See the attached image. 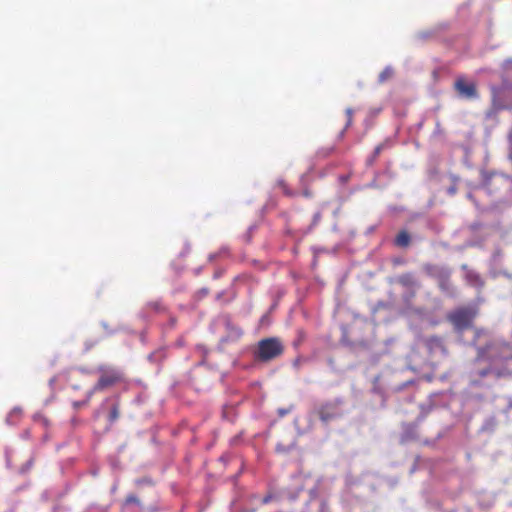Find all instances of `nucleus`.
<instances>
[{"instance_id": "obj_8", "label": "nucleus", "mask_w": 512, "mask_h": 512, "mask_svg": "<svg viewBox=\"0 0 512 512\" xmlns=\"http://www.w3.org/2000/svg\"><path fill=\"white\" fill-rule=\"evenodd\" d=\"M453 87L461 98L474 100L479 97L476 83L474 81H468L464 76L457 77Z\"/></svg>"}, {"instance_id": "obj_6", "label": "nucleus", "mask_w": 512, "mask_h": 512, "mask_svg": "<svg viewBox=\"0 0 512 512\" xmlns=\"http://www.w3.org/2000/svg\"><path fill=\"white\" fill-rule=\"evenodd\" d=\"M100 377L93 387V391H103L123 381V373L113 367L100 366L98 368Z\"/></svg>"}, {"instance_id": "obj_14", "label": "nucleus", "mask_w": 512, "mask_h": 512, "mask_svg": "<svg viewBox=\"0 0 512 512\" xmlns=\"http://www.w3.org/2000/svg\"><path fill=\"white\" fill-rule=\"evenodd\" d=\"M393 75V69L390 67H386L378 76L379 83H384L388 79H390Z\"/></svg>"}, {"instance_id": "obj_4", "label": "nucleus", "mask_w": 512, "mask_h": 512, "mask_svg": "<svg viewBox=\"0 0 512 512\" xmlns=\"http://www.w3.org/2000/svg\"><path fill=\"white\" fill-rule=\"evenodd\" d=\"M476 314L473 308L461 307L448 313L447 320L453 325L455 331L463 332L472 327Z\"/></svg>"}, {"instance_id": "obj_7", "label": "nucleus", "mask_w": 512, "mask_h": 512, "mask_svg": "<svg viewBox=\"0 0 512 512\" xmlns=\"http://www.w3.org/2000/svg\"><path fill=\"white\" fill-rule=\"evenodd\" d=\"M342 401L340 399H334L327 402L322 403L317 408V415L319 419L327 423L333 419H336L342 415L340 406Z\"/></svg>"}, {"instance_id": "obj_11", "label": "nucleus", "mask_w": 512, "mask_h": 512, "mask_svg": "<svg viewBox=\"0 0 512 512\" xmlns=\"http://www.w3.org/2000/svg\"><path fill=\"white\" fill-rule=\"evenodd\" d=\"M398 283L405 288L417 286V281L412 273H404L397 279Z\"/></svg>"}, {"instance_id": "obj_10", "label": "nucleus", "mask_w": 512, "mask_h": 512, "mask_svg": "<svg viewBox=\"0 0 512 512\" xmlns=\"http://www.w3.org/2000/svg\"><path fill=\"white\" fill-rule=\"evenodd\" d=\"M491 373L494 374L497 378L512 377V367L496 366L490 364V367L479 371V376L483 378Z\"/></svg>"}, {"instance_id": "obj_22", "label": "nucleus", "mask_w": 512, "mask_h": 512, "mask_svg": "<svg viewBox=\"0 0 512 512\" xmlns=\"http://www.w3.org/2000/svg\"><path fill=\"white\" fill-rule=\"evenodd\" d=\"M220 253L228 254V250H227V249H222V250L220 251Z\"/></svg>"}, {"instance_id": "obj_16", "label": "nucleus", "mask_w": 512, "mask_h": 512, "mask_svg": "<svg viewBox=\"0 0 512 512\" xmlns=\"http://www.w3.org/2000/svg\"><path fill=\"white\" fill-rule=\"evenodd\" d=\"M483 336H487L486 331H484V330H482V329H477V330L475 331V336H474V340H473V342H474V343H477L478 341H480L481 337H483Z\"/></svg>"}, {"instance_id": "obj_3", "label": "nucleus", "mask_w": 512, "mask_h": 512, "mask_svg": "<svg viewBox=\"0 0 512 512\" xmlns=\"http://www.w3.org/2000/svg\"><path fill=\"white\" fill-rule=\"evenodd\" d=\"M284 352V346L280 339L270 337L258 342L254 357L261 362H268L278 358Z\"/></svg>"}, {"instance_id": "obj_18", "label": "nucleus", "mask_w": 512, "mask_h": 512, "mask_svg": "<svg viewBox=\"0 0 512 512\" xmlns=\"http://www.w3.org/2000/svg\"><path fill=\"white\" fill-rule=\"evenodd\" d=\"M383 147H384L383 144H379L378 146H376V148L374 149L373 158H376L379 156V154L383 150Z\"/></svg>"}, {"instance_id": "obj_9", "label": "nucleus", "mask_w": 512, "mask_h": 512, "mask_svg": "<svg viewBox=\"0 0 512 512\" xmlns=\"http://www.w3.org/2000/svg\"><path fill=\"white\" fill-rule=\"evenodd\" d=\"M502 89L497 86L491 87V110L489 114H497L498 112L507 109V106L501 99Z\"/></svg>"}, {"instance_id": "obj_19", "label": "nucleus", "mask_w": 512, "mask_h": 512, "mask_svg": "<svg viewBox=\"0 0 512 512\" xmlns=\"http://www.w3.org/2000/svg\"><path fill=\"white\" fill-rule=\"evenodd\" d=\"M276 451H277L278 453H286V452L288 451V449H287L286 447H284L283 445L278 444V445L276 446Z\"/></svg>"}, {"instance_id": "obj_23", "label": "nucleus", "mask_w": 512, "mask_h": 512, "mask_svg": "<svg viewBox=\"0 0 512 512\" xmlns=\"http://www.w3.org/2000/svg\"><path fill=\"white\" fill-rule=\"evenodd\" d=\"M214 258H215V255H214V254H211V255L209 256V259H210V260H213Z\"/></svg>"}, {"instance_id": "obj_13", "label": "nucleus", "mask_w": 512, "mask_h": 512, "mask_svg": "<svg viewBox=\"0 0 512 512\" xmlns=\"http://www.w3.org/2000/svg\"><path fill=\"white\" fill-rule=\"evenodd\" d=\"M467 279L471 285L480 286V287L483 286V281H482L481 277L476 273H473V272L467 273Z\"/></svg>"}, {"instance_id": "obj_20", "label": "nucleus", "mask_w": 512, "mask_h": 512, "mask_svg": "<svg viewBox=\"0 0 512 512\" xmlns=\"http://www.w3.org/2000/svg\"><path fill=\"white\" fill-rule=\"evenodd\" d=\"M279 185L283 188V190H284V192H285L286 194L290 195V193L287 191V189H286V185H285V183H284L283 181H280V182H279Z\"/></svg>"}, {"instance_id": "obj_25", "label": "nucleus", "mask_w": 512, "mask_h": 512, "mask_svg": "<svg viewBox=\"0 0 512 512\" xmlns=\"http://www.w3.org/2000/svg\"><path fill=\"white\" fill-rule=\"evenodd\" d=\"M509 137L512 138V129L510 130Z\"/></svg>"}, {"instance_id": "obj_2", "label": "nucleus", "mask_w": 512, "mask_h": 512, "mask_svg": "<svg viewBox=\"0 0 512 512\" xmlns=\"http://www.w3.org/2000/svg\"><path fill=\"white\" fill-rule=\"evenodd\" d=\"M476 351V361L507 367L512 363V346L506 341L489 338L485 345H478Z\"/></svg>"}, {"instance_id": "obj_17", "label": "nucleus", "mask_w": 512, "mask_h": 512, "mask_svg": "<svg viewBox=\"0 0 512 512\" xmlns=\"http://www.w3.org/2000/svg\"><path fill=\"white\" fill-rule=\"evenodd\" d=\"M125 503H126V504H137V505H138V504L140 503V501H139V499H138V497H137V496H135V495L131 494V495H128V496L126 497V499H125Z\"/></svg>"}, {"instance_id": "obj_1", "label": "nucleus", "mask_w": 512, "mask_h": 512, "mask_svg": "<svg viewBox=\"0 0 512 512\" xmlns=\"http://www.w3.org/2000/svg\"><path fill=\"white\" fill-rule=\"evenodd\" d=\"M448 355L449 350L444 338L439 335H430L422 337L418 345L412 348L408 360L413 370L424 367L435 368L440 358H446Z\"/></svg>"}, {"instance_id": "obj_15", "label": "nucleus", "mask_w": 512, "mask_h": 512, "mask_svg": "<svg viewBox=\"0 0 512 512\" xmlns=\"http://www.w3.org/2000/svg\"><path fill=\"white\" fill-rule=\"evenodd\" d=\"M119 418V407L118 405H114L109 413V420L110 422H114Z\"/></svg>"}, {"instance_id": "obj_24", "label": "nucleus", "mask_w": 512, "mask_h": 512, "mask_svg": "<svg viewBox=\"0 0 512 512\" xmlns=\"http://www.w3.org/2000/svg\"><path fill=\"white\" fill-rule=\"evenodd\" d=\"M347 112H348V114H349V117H351V110H350V109H348V111H347Z\"/></svg>"}, {"instance_id": "obj_12", "label": "nucleus", "mask_w": 512, "mask_h": 512, "mask_svg": "<svg viewBox=\"0 0 512 512\" xmlns=\"http://www.w3.org/2000/svg\"><path fill=\"white\" fill-rule=\"evenodd\" d=\"M394 242L396 246L405 248L410 245L411 237L407 231L402 230L397 234Z\"/></svg>"}, {"instance_id": "obj_5", "label": "nucleus", "mask_w": 512, "mask_h": 512, "mask_svg": "<svg viewBox=\"0 0 512 512\" xmlns=\"http://www.w3.org/2000/svg\"><path fill=\"white\" fill-rule=\"evenodd\" d=\"M423 270L427 276L437 281L438 287L441 291L445 293H450L452 291V284L450 280L452 274L451 269L445 266L427 263L423 266Z\"/></svg>"}, {"instance_id": "obj_21", "label": "nucleus", "mask_w": 512, "mask_h": 512, "mask_svg": "<svg viewBox=\"0 0 512 512\" xmlns=\"http://www.w3.org/2000/svg\"><path fill=\"white\" fill-rule=\"evenodd\" d=\"M271 499V496H265L263 499H262V503L263 504H267Z\"/></svg>"}]
</instances>
